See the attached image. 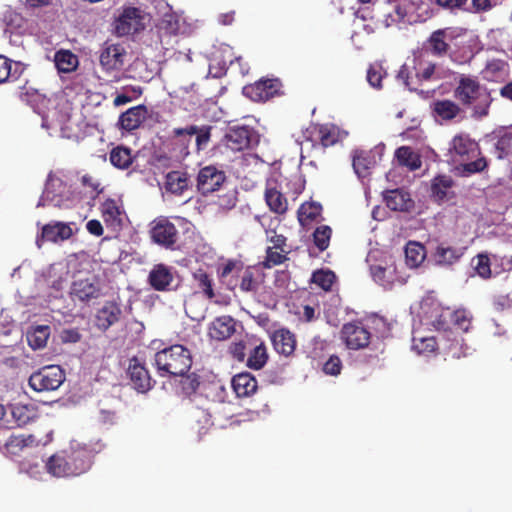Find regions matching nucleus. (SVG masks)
<instances>
[{
  "label": "nucleus",
  "mask_w": 512,
  "mask_h": 512,
  "mask_svg": "<svg viewBox=\"0 0 512 512\" xmlns=\"http://www.w3.org/2000/svg\"><path fill=\"white\" fill-rule=\"evenodd\" d=\"M459 105L471 111V117L480 120L489 115L493 98L489 89L476 77L461 75L453 91Z\"/></svg>",
  "instance_id": "obj_1"
},
{
  "label": "nucleus",
  "mask_w": 512,
  "mask_h": 512,
  "mask_svg": "<svg viewBox=\"0 0 512 512\" xmlns=\"http://www.w3.org/2000/svg\"><path fill=\"white\" fill-rule=\"evenodd\" d=\"M450 150L462 160L467 161L459 166L465 176L480 173L488 167L486 157L481 156L479 144L468 134H459L453 137Z\"/></svg>",
  "instance_id": "obj_2"
},
{
  "label": "nucleus",
  "mask_w": 512,
  "mask_h": 512,
  "mask_svg": "<svg viewBox=\"0 0 512 512\" xmlns=\"http://www.w3.org/2000/svg\"><path fill=\"white\" fill-rule=\"evenodd\" d=\"M154 361L157 371L162 377L182 375L188 372L192 366L191 352L180 344L158 351Z\"/></svg>",
  "instance_id": "obj_3"
},
{
  "label": "nucleus",
  "mask_w": 512,
  "mask_h": 512,
  "mask_svg": "<svg viewBox=\"0 0 512 512\" xmlns=\"http://www.w3.org/2000/svg\"><path fill=\"white\" fill-rule=\"evenodd\" d=\"M101 284L94 274H77L74 276L69 289V297L75 304H88L101 296Z\"/></svg>",
  "instance_id": "obj_4"
},
{
  "label": "nucleus",
  "mask_w": 512,
  "mask_h": 512,
  "mask_svg": "<svg viewBox=\"0 0 512 512\" xmlns=\"http://www.w3.org/2000/svg\"><path fill=\"white\" fill-rule=\"evenodd\" d=\"M434 327L440 333L442 349L447 355L454 359H459L467 355L468 346L460 333L455 332L448 327L446 316H439L434 321Z\"/></svg>",
  "instance_id": "obj_5"
},
{
  "label": "nucleus",
  "mask_w": 512,
  "mask_h": 512,
  "mask_svg": "<svg viewBox=\"0 0 512 512\" xmlns=\"http://www.w3.org/2000/svg\"><path fill=\"white\" fill-rule=\"evenodd\" d=\"M283 84L279 78H265L247 84L242 88V94L253 102L264 103L284 94Z\"/></svg>",
  "instance_id": "obj_6"
},
{
  "label": "nucleus",
  "mask_w": 512,
  "mask_h": 512,
  "mask_svg": "<svg viewBox=\"0 0 512 512\" xmlns=\"http://www.w3.org/2000/svg\"><path fill=\"white\" fill-rule=\"evenodd\" d=\"M65 372L58 365H49L40 368L29 377V386L36 392H50L57 390L65 381Z\"/></svg>",
  "instance_id": "obj_7"
},
{
  "label": "nucleus",
  "mask_w": 512,
  "mask_h": 512,
  "mask_svg": "<svg viewBox=\"0 0 512 512\" xmlns=\"http://www.w3.org/2000/svg\"><path fill=\"white\" fill-rule=\"evenodd\" d=\"M46 204L60 209L72 207V193L60 178L51 176L48 178L38 206Z\"/></svg>",
  "instance_id": "obj_8"
},
{
  "label": "nucleus",
  "mask_w": 512,
  "mask_h": 512,
  "mask_svg": "<svg viewBox=\"0 0 512 512\" xmlns=\"http://www.w3.org/2000/svg\"><path fill=\"white\" fill-rule=\"evenodd\" d=\"M40 442L33 434H15L8 428H0V449L7 456L19 455L24 448L38 446Z\"/></svg>",
  "instance_id": "obj_9"
},
{
  "label": "nucleus",
  "mask_w": 512,
  "mask_h": 512,
  "mask_svg": "<svg viewBox=\"0 0 512 512\" xmlns=\"http://www.w3.org/2000/svg\"><path fill=\"white\" fill-rule=\"evenodd\" d=\"M347 136L348 132L341 130L334 124H311L304 133L306 140L313 142L314 137H316V140H319L324 148L335 145Z\"/></svg>",
  "instance_id": "obj_10"
},
{
  "label": "nucleus",
  "mask_w": 512,
  "mask_h": 512,
  "mask_svg": "<svg viewBox=\"0 0 512 512\" xmlns=\"http://www.w3.org/2000/svg\"><path fill=\"white\" fill-rule=\"evenodd\" d=\"M144 17L142 11L136 7H124L114 23L115 33L126 36L144 29Z\"/></svg>",
  "instance_id": "obj_11"
},
{
  "label": "nucleus",
  "mask_w": 512,
  "mask_h": 512,
  "mask_svg": "<svg viewBox=\"0 0 512 512\" xmlns=\"http://www.w3.org/2000/svg\"><path fill=\"white\" fill-rule=\"evenodd\" d=\"M340 334L346 346L352 350L365 348L370 343V332L358 321L344 324Z\"/></svg>",
  "instance_id": "obj_12"
},
{
  "label": "nucleus",
  "mask_w": 512,
  "mask_h": 512,
  "mask_svg": "<svg viewBox=\"0 0 512 512\" xmlns=\"http://www.w3.org/2000/svg\"><path fill=\"white\" fill-rule=\"evenodd\" d=\"M223 170L213 165L201 168L197 176V189L202 195H207L220 189L226 181Z\"/></svg>",
  "instance_id": "obj_13"
},
{
  "label": "nucleus",
  "mask_w": 512,
  "mask_h": 512,
  "mask_svg": "<svg viewBox=\"0 0 512 512\" xmlns=\"http://www.w3.org/2000/svg\"><path fill=\"white\" fill-rule=\"evenodd\" d=\"M454 38L452 28H441L433 31L424 43V49L434 57L443 58L450 52L449 41Z\"/></svg>",
  "instance_id": "obj_14"
},
{
  "label": "nucleus",
  "mask_w": 512,
  "mask_h": 512,
  "mask_svg": "<svg viewBox=\"0 0 512 512\" xmlns=\"http://www.w3.org/2000/svg\"><path fill=\"white\" fill-rule=\"evenodd\" d=\"M175 280L172 268L162 263L154 265L148 275V283L156 291L176 290L179 282Z\"/></svg>",
  "instance_id": "obj_15"
},
{
  "label": "nucleus",
  "mask_w": 512,
  "mask_h": 512,
  "mask_svg": "<svg viewBox=\"0 0 512 512\" xmlns=\"http://www.w3.org/2000/svg\"><path fill=\"white\" fill-rule=\"evenodd\" d=\"M150 235L155 243L165 248H172L178 240V230L167 218L153 221Z\"/></svg>",
  "instance_id": "obj_16"
},
{
  "label": "nucleus",
  "mask_w": 512,
  "mask_h": 512,
  "mask_svg": "<svg viewBox=\"0 0 512 512\" xmlns=\"http://www.w3.org/2000/svg\"><path fill=\"white\" fill-rule=\"evenodd\" d=\"M127 52L122 44H108L100 53V65L106 72H114L122 70Z\"/></svg>",
  "instance_id": "obj_17"
},
{
  "label": "nucleus",
  "mask_w": 512,
  "mask_h": 512,
  "mask_svg": "<svg viewBox=\"0 0 512 512\" xmlns=\"http://www.w3.org/2000/svg\"><path fill=\"white\" fill-rule=\"evenodd\" d=\"M127 374L132 387L138 392L146 393L153 387L154 382L148 369L137 357L130 359Z\"/></svg>",
  "instance_id": "obj_18"
},
{
  "label": "nucleus",
  "mask_w": 512,
  "mask_h": 512,
  "mask_svg": "<svg viewBox=\"0 0 512 512\" xmlns=\"http://www.w3.org/2000/svg\"><path fill=\"white\" fill-rule=\"evenodd\" d=\"M252 139V129L248 126L230 128L223 139L222 145L233 152L243 151L249 148Z\"/></svg>",
  "instance_id": "obj_19"
},
{
  "label": "nucleus",
  "mask_w": 512,
  "mask_h": 512,
  "mask_svg": "<svg viewBox=\"0 0 512 512\" xmlns=\"http://www.w3.org/2000/svg\"><path fill=\"white\" fill-rule=\"evenodd\" d=\"M121 314L122 310L117 302L106 301L96 312L95 325L99 330L106 331L120 320Z\"/></svg>",
  "instance_id": "obj_20"
},
{
  "label": "nucleus",
  "mask_w": 512,
  "mask_h": 512,
  "mask_svg": "<svg viewBox=\"0 0 512 512\" xmlns=\"http://www.w3.org/2000/svg\"><path fill=\"white\" fill-rule=\"evenodd\" d=\"M66 458L71 476H79L91 468L93 450L81 447L73 450Z\"/></svg>",
  "instance_id": "obj_21"
},
{
  "label": "nucleus",
  "mask_w": 512,
  "mask_h": 512,
  "mask_svg": "<svg viewBox=\"0 0 512 512\" xmlns=\"http://www.w3.org/2000/svg\"><path fill=\"white\" fill-rule=\"evenodd\" d=\"M236 331V321L229 315L215 318L208 327V335L216 341L229 339Z\"/></svg>",
  "instance_id": "obj_22"
},
{
  "label": "nucleus",
  "mask_w": 512,
  "mask_h": 512,
  "mask_svg": "<svg viewBox=\"0 0 512 512\" xmlns=\"http://www.w3.org/2000/svg\"><path fill=\"white\" fill-rule=\"evenodd\" d=\"M147 108L145 105H137L123 112L118 119L120 129L131 132L140 127L145 120Z\"/></svg>",
  "instance_id": "obj_23"
},
{
  "label": "nucleus",
  "mask_w": 512,
  "mask_h": 512,
  "mask_svg": "<svg viewBox=\"0 0 512 512\" xmlns=\"http://www.w3.org/2000/svg\"><path fill=\"white\" fill-rule=\"evenodd\" d=\"M231 385L236 396L245 398L252 396L258 389L256 378L249 372H242L233 376Z\"/></svg>",
  "instance_id": "obj_24"
},
{
  "label": "nucleus",
  "mask_w": 512,
  "mask_h": 512,
  "mask_svg": "<svg viewBox=\"0 0 512 512\" xmlns=\"http://www.w3.org/2000/svg\"><path fill=\"white\" fill-rule=\"evenodd\" d=\"M386 206L392 211L405 212L414 206L410 194L402 189L388 190L384 193Z\"/></svg>",
  "instance_id": "obj_25"
},
{
  "label": "nucleus",
  "mask_w": 512,
  "mask_h": 512,
  "mask_svg": "<svg viewBox=\"0 0 512 512\" xmlns=\"http://www.w3.org/2000/svg\"><path fill=\"white\" fill-rule=\"evenodd\" d=\"M271 341L277 353L290 356L296 348L295 335L288 329L282 328L273 332Z\"/></svg>",
  "instance_id": "obj_26"
},
{
  "label": "nucleus",
  "mask_w": 512,
  "mask_h": 512,
  "mask_svg": "<svg viewBox=\"0 0 512 512\" xmlns=\"http://www.w3.org/2000/svg\"><path fill=\"white\" fill-rule=\"evenodd\" d=\"M212 126L210 125H189L184 128H175V133L178 136L192 135L196 136V149L197 151L205 150L211 139Z\"/></svg>",
  "instance_id": "obj_27"
},
{
  "label": "nucleus",
  "mask_w": 512,
  "mask_h": 512,
  "mask_svg": "<svg viewBox=\"0 0 512 512\" xmlns=\"http://www.w3.org/2000/svg\"><path fill=\"white\" fill-rule=\"evenodd\" d=\"M192 283L195 288V293L202 294L208 300L215 298L216 293L213 278L211 274L204 269L199 268L192 273Z\"/></svg>",
  "instance_id": "obj_28"
},
{
  "label": "nucleus",
  "mask_w": 512,
  "mask_h": 512,
  "mask_svg": "<svg viewBox=\"0 0 512 512\" xmlns=\"http://www.w3.org/2000/svg\"><path fill=\"white\" fill-rule=\"evenodd\" d=\"M264 199L271 212L284 215L288 211V199L276 186H266Z\"/></svg>",
  "instance_id": "obj_29"
},
{
  "label": "nucleus",
  "mask_w": 512,
  "mask_h": 512,
  "mask_svg": "<svg viewBox=\"0 0 512 512\" xmlns=\"http://www.w3.org/2000/svg\"><path fill=\"white\" fill-rule=\"evenodd\" d=\"M443 315L446 316L448 327L457 333L462 334L468 332L472 325V314L466 309H457L453 312H445L439 316Z\"/></svg>",
  "instance_id": "obj_30"
},
{
  "label": "nucleus",
  "mask_w": 512,
  "mask_h": 512,
  "mask_svg": "<svg viewBox=\"0 0 512 512\" xmlns=\"http://www.w3.org/2000/svg\"><path fill=\"white\" fill-rule=\"evenodd\" d=\"M73 234L71 227L63 222L48 223L42 227L41 237L45 241L58 242L69 239Z\"/></svg>",
  "instance_id": "obj_31"
},
{
  "label": "nucleus",
  "mask_w": 512,
  "mask_h": 512,
  "mask_svg": "<svg viewBox=\"0 0 512 512\" xmlns=\"http://www.w3.org/2000/svg\"><path fill=\"white\" fill-rule=\"evenodd\" d=\"M165 188L167 192L175 195H182L190 184L189 175L184 171H170L165 177Z\"/></svg>",
  "instance_id": "obj_32"
},
{
  "label": "nucleus",
  "mask_w": 512,
  "mask_h": 512,
  "mask_svg": "<svg viewBox=\"0 0 512 512\" xmlns=\"http://www.w3.org/2000/svg\"><path fill=\"white\" fill-rule=\"evenodd\" d=\"M433 114L443 121H451L460 115L462 109L459 103L449 99L436 100L432 104Z\"/></svg>",
  "instance_id": "obj_33"
},
{
  "label": "nucleus",
  "mask_w": 512,
  "mask_h": 512,
  "mask_svg": "<svg viewBox=\"0 0 512 512\" xmlns=\"http://www.w3.org/2000/svg\"><path fill=\"white\" fill-rule=\"evenodd\" d=\"M101 213L107 226L119 229L122 226L121 211L114 199H106L101 205Z\"/></svg>",
  "instance_id": "obj_34"
},
{
  "label": "nucleus",
  "mask_w": 512,
  "mask_h": 512,
  "mask_svg": "<svg viewBox=\"0 0 512 512\" xmlns=\"http://www.w3.org/2000/svg\"><path fill=\"white\" fill-rule=\"evenodd\" d=\"M463 255L461 249L439 244L433 253V258L438 265L450 266L456 263Z\"/></svg>",
  "instance_id": "obj_35"
},
{
  "label": "nucleus",
  "mask_w": 512,
  "mask_h": 512,
  "mask_svg": "<svg viewBox=\"0 0 512 512\" xmlns=\"http://www.w3.org/2000/svg\"><path fill=\"white\" fill-rule=\"evenodd\" d=\"M322 219V205L317 202H305L298 209V220L303 227Z\"/></svg>",
  "instance_id": "obj_36"
},
{
  "label": "nucleus",
  "mask_w": 512,
  "mask_h": 512,
  "mask_svg": "<svg viewBox=\"0 0 512 512\" xmlns=\"http://www.w3.org/2000/svg\"><path fill=\"white\" fill-rule=\"evenodd\" d=\"M454 186V181L449 175H438L431 181V195L436 201H443L446 199L450 190Z\"/></svg>",
  "instance_id": "obj_37"
},
{
  "label": "nucleus",
  "mask_w": 512,
  "mask_h": 512,
  "mask_svg": "<svg viewBox=\"0 0 512 512\" xmlns=\"http://www.w3.org/2000/svg\"><path fill=\"white\" fill-rule=\"evenodd\" d=\"M395 157L401 166L408 167L411 171L417 170L421 167V159L409 146H401L395 151Z\"/></svg>",
  "instance_id": "obj_38"
},
{
  "label": "nucleus",
  "mask_w": 512,
  "mask_h": 512,
  "mask_svg": "<svg viewBox=\"0 0 512 512\" xmlns=\"http://www.w3.org/2000/svg\"><path fill=\"white\" fill-rule=\"evenodd\" d=\"M55 66L59 72L70 73L78 66V58L69 50H60L55 53Z\"/></svg>",
  "instance_id": "obj_39"
},
{
  "label": "nucleus",
  "mask_w": 512,
  "mask_h": 512,
  "mask_svg": "<svg viewBox=\"0 0 512 512\" xmlns=\"http://www.w3.org/2000/svg\"><path fill=\"white\" fill-rule=\"evenodd\" d=\"M50 336V327L48 325H39L27 332L26 338L28 345L32 349H40L46 346Z\"/></svg>",
  "instance_id": "obj_40"
},
{
  "label": "nucleus",
  "mask_w": 512,
  "mask_h": 512,
  "mask_svg": "<svg viewBox=\"0 0 512 512\" xmlns=\"http://www.w3.org/2000/svg\"><path fill=\"white\" fill-rule=\"evenodd\" d=\"M111 164L118 169H127L133 162L131 149L124 146H117L110 152Z\"/></svg>",
  "instance_id": "obj_41"
},
{
  "label": "nucleus",
  "mask_w": 512,
  "mask_h": 512,
  "mask_svg": "<svg viewBox=\"0 0 512 512\" xmlns=\"http://www.w3.org/2000/svg\"><path fill=\"white\" fill-rule=\"evenodd\" d=\"M426 257L425 247L418 242H409L405 248L406 263L410 267H418Z\"/></svg>",
  "instance_id": "obj_42"
},
{
  "label": "nucleus",
  "mask_w": 512,
  "mask_h": 512,
  "mask_svg": "<svg viewBox=\"0 0 512 512\" xmlns=\"http://www.w3.org/2000/svg\"><path fill=\"white\" fill-rule=\"evenodd\" d=\"M48 473L55 477H72L66 457L52 455L46 462Z\"/></svg>",
  "instance_id": "obj_43"
},
{
  "label": "nucleus",
  "mask_w": 512,
  "mask_h": 512,
  "mask_svg": "<svg viewBox=\"0 0 512 512\" xmlns=\"http://www.w3.org/2000/svg\"><path fill=\"white\" fill-rule=\"evenodd\" d=\"M177 376L180 377L179 389L183 396L189 397L196 393L201 383L200 376L197 373L192 372L188 374L186 372Z\"/></svg>",
  "instance_id": "obj_44"
},
{
  "label": "nucleus",
  "mask_w": 512,
  "mask_h": 512,
  "mask_svg": "<svg viewBox=\"0 0 512 512\" xmlns=\"http://www.w3.org/2000/svg\"><path fill=\"white\" fill-rule=\"evenodd\" d=\"M268 360L267 348L263 342L255 346L248 355L246 365L254 370H260Z\"/></svg>",
  "instance_id": "obj_45"
},
{
  "label": "nucleus",
  "mask_w": 512,
  "mask_h": 512,
  "mask_svg": "<svg viewBox=\"0 0 512 512\" xmlns=\"http://www.w3.org/2000/svg\"><path fill=\"white\" fill-rule=\"evenodd\" d=\"M261 274L252 268H247L241 275L240 289L243 292H256L259 289Z\"/></svg>",
  "instance_id": "obj_46"
},
{
  "label": "nucleus",
  "mask_w": 512,
  "mask_h": 512,
  "mask_svg": "<svg viewBox=\"0 0 512 512\" xmlns=\"http://www.w3.org/2000/svg\"><path fill=\"white\" fill-rule=\"evenodd\" d=\"M332 233V228L328 225H320L314 230L312 234L313 243L320 252L329 247Z\"/></svg>",
  "instance_id": "obj_47"
},
{
  "label": "nucleus",
  "mask_w": 512,
  "mask_h": 512,
  "mask_svg": "<svg viewBox=\"0 0 512 512\" xmlns=\"http://www.w3.org/2000/svg\"><path fill=\"white\" fill-rule=\"evenodd\" d=\"M368 321L381 337L388 336L392 329V320L383 315L372 313L368 316Z\"/></svg>",
  "instance_id": "obj_48"
},
{
  "label": "nucleus",
  "mask_w": 512,
  "mask_h": 512,
  "mask_svg": "<svg viewBox=\"0 0 512 512\" xmlns=\"http://www.w3.org/2000/svg\"><path fill=\"white\" fill-rule=\"evenodd\" d=\"M289 250H284V252L280 250L274 249V247H267L266 248V256L264 261L262 262V266L264 268L270 269L274 266L283 264L285 261L288 260Z\"/></svg>",
  "instance_id": "obj_49"
},
{
  "label": "nucleus",
  "mask_w": 512,
  "mask_h": 512,
  "mask_svg": "<svg viewBox=\"0 0 512 512\" xmlns=\"http://www.w3.org/2000/svg\"><path fill=\"white\" fill-rule=\"evenodd\" d=\"M336 276L331 270H317L312 274V282L325 291L331 290Z\"/></svg>",
  "instance_id": "obj_50"
},
{
  "label": "nucleus",
  "mask_w": 512,
  "mask_h": 512,
  "mask_svg": "<svg viewBox=\"0 0 512 512\" xmlns=\"http://www.w3.org/2000/svg\"><path fill=\"white\" fill-rule=\"evenodd\" d=\"M12 416L17 426L27 425L33 418V410L26 405H16L12 408Z\"/></svg>",
  "instance_id": "obj_51"
},
{
  "label": "nucleus",
  "mask_w": 512,
  "mask_h": 512,
  "mask_svg": "<svg viewBox=\"0 0 512 512\" xmlns=\"http://www.w3.org/2000/svg\"><path fill=\"white\" fill-rule=\"evenodd\" d=\"M237 203V191L231 189L226 191L224 194L218 195L215 204L222 211H229L236 206Z\"/></svg>",
  "instance_id": "obj_52"
},
{
  "label": "nucleus",
  "mask_w": 512,
  "mask_h": 512,
  "mask_svg": "<svg viewBox=\"0 0 512 512\" xmlns=\"http://www.w3.org/2000/svg\"><path fill=\"white\" fill-rule=\"evenodd\" d=\"M437 340L435 337H413V347L419 352V353H428L433 352L437 348Z\"/></svg>",
  "instance_id": "obj_53"
},
{
  "label": "nucleus",
  "mask_w": 512,
  "mask_h": 512,
  "mask_svg": "<svg viewBox=\"0 0 512 512\" xmlns=\"http://www.w3.org/2000/svg\"><path fill=\"white\" fill-rule=\"evenodd\" d=\"M371 161L365 153H356L353 157V168L359 177H365L368 174Z\"/></svg>",
  "instance_id": "obj_54"
},
{
  "label": "nucleus",
  "mask_w": 512,
  "mask_h": 512,
  "mask_svg": "<svg viewBox=\"0 0 512 512\" xmlns=\"http://www.w3.org/2000/svg\"><path fill=\"white\" fill-rule=\"evenodd\" d=\"M191 138H192V135L178 136L175 133V128L173 129L172 135H171V143L173 145H176L179 147V155L180 156L185 157L190 154L189 145L191 143Z\"/></svg>",
  "instance_id": "obj_55"
},
{
  "label": "nucleus",
  "mask_w": 512,
  "mask_h": 512,
  "mask_svg": "<svg viewBox=\"0 0 512 512\" xmlns=\"http://www.w3.org/2000/svg\"><path fill=\"white\" fill-rule=\"evenodd\" d=\"M475 270L477 274L484 279H487L491 276L490 259L487 255L479 254L477 256Z\"/></svg>",
  "instance_id": "obj_56"
},
{
  "label": "nucleus",
  "mask_w": 512,
  "mask_h": 512,
  "mask_svg": "<svg viewBox=\"0 0 512 512\" xmlns=\"http://www.w3.org/2000/svg\"><path fill=\"white\" fill-rule=\"evenodd\" d=\"M267 241L272 244L276 250L284 252L286 249L287 238L282 234H277L275 230H266Z\"/></svg>",
  "instance_id": "obj_57"
},
{
  "label": "nucleus",
  "mask_w": 512,
  "mask_h": 512,
  "mask_svg": "<svg viewBox=\"0 0 512 512\" xmlns=\"http://www.w3.org/2000/svg\"><path fill=\"white\" fill-rule=\"evenodd\" d=\"M383 78L382 67L379 65H371L367 71V81L374 88H381Z\"/></svg>",
  "instance_id": "obj_58"
},
{
  "label": "nucleus",
  "mask_w": 512,
  "mask_h": 512,
  "mask_svg": "<svg viewBox=\"0 0 512 512\" xmlns=\"http://www.w3.org/2000/svg\"><path fill=\"white\" fill-rule=\"evenodd\" d=\"M341 369L342 362L336 355L330 356V358L323 365V371L327 375L337 376L340 374Z\"/></svg>",
  "instance_id": "obj_59"
},
{
  "label": "nucleus",
  "mask_w": 512,
  "mask_h": 512,
  "mask_svg": "<svg viewBox=\"0 0 512 512\" xmlns=\"http://www.w3.org/2000/svg\"><path fill=\"white\" fill-rule=\"evenodd\" d=\"M497 5L492 0H471V8L469 11L473 13H484L490 11Z\"/></svg>",
  "instance_id": "obj_60"
},
{
  "label": "nucleus",
  "mask_w": 512,
  "mask_h": 512,
  "mask_svg": "<svg viewBox=\"0 0 512 512\" xmlns=\"http://www.w3.org/2000/svg\"><path fill=\"white\" fill-rule=\"evenodd\" d=\"M12 60L0 54V84L7 82L11 76Z\"/></svg>",
  "instance_id": "obj_61"
},
{
  "label": "nucleus",
  "mask_w": 512,
  "mask_h": 512,
  "mask_svg": "<svg viewBox=\"0 0 512 512\" xmlns=\"http://www.w3.org/2000/svg\"><path fill=\"white\" fill-rule=\"evenodd\" d=\"M116 410L111 408H100L98 420L104 425H113L116 421Z\"/></svg>",
  "instance_id": "obj_62"
},
{
  "label": "nucleus",
  "mask_w": 512,
  "mask_h": 512,
  "mask_svg": "<svg viewBox=\"0 0 512 512\" xmlns=\"http://www.w3.org/2000/svg\"><path fill=\"white\" fill-rule=\"evenodd\" d=\"M468 0H436V4L441 8L448 10H460L464 9Z\"/></svg>",
  "instance_id": "obj_63"
},
{
  "label": "nucleus",
  "mask_w": 512,
  "mask_h": 512,
  "mask_svg": "<svg viewBox=\"0 0 512 512\" xmlns=\"http://www.w3.org/2000/svg\"><path fill=\"white\" fill-rule=\"evenodd\" d=\"M512 146V132L505 133L503 136H501L497 143H496V149L500 151L501 153L507 154L509 149Z\"/></svg>",
  "instance_id": "obj_64"
}]
</instances>
